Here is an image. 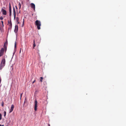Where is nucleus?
Instances as JSON below:
<instances>
[{"mask_svg": "<svg viewBox=\"0 0 126 126\" xmlns=\"http://www.w3.org/2000/svg\"><path fill=\"white\" fill-rule=\"evenodd\" d=\"M1 11L3 15H6L7 12L6 10L2 8Z\"/></svg>", "mask_w": 126, "mask_h": 126, "instance_id": "obj_8", "label": "nucleus"}, {"mask_svg": "<svg viewBox=\"0 0 126 126\" xmlns=\"http://www.w3.org/2000/svg\"><path fill=\"white\" fill-rule=\"evenodd\" d=\"M13 13H14V17H15L16 16V14L15 9L14 7H13Z\"/></svg>", "mask_w": 126, "mask_h": 126, "instance_id": "obj_12", "label": "nucleus"}, {"mask_svg": "<svg viewBox=\"0 0 126 126\" xmlns=\"http://www.w3.org/2000/svg\"><path fill=\"white\" fill-rule=\"evenodd\" d=\"M6 111H4V116L5 117L6 116Z\"/></svg>", "mask_w": 126, "mask_h": 126, "instance_id": "obj_17", "label": "nucleus"}, {"mask_svg": "<svg viewBox=\"0 0 126 126\" xmlns=\"http://www.w3.org/2000/svg\"><path fill=\"white\" fill-rule=\"evenodd\" d=\"M24 20L23 19V24H24Z\"/></svg>", "mask_w": 126, "mask_h": 126, "instance_id": "obj_26", "label": "nucleus"}, {"mask_svg": "<svg viewBox=\"0 0 126 126\" xmlns=\"http://www.w3.org/2000/svg\"><path fill=\"white\" fill-rule=\"evenodd\" d=\"M1 80V78L0 76V84Z\"/></svg>", "mask_w": 126, "mask_h": 126, "instance_id": "obj_22", "label": "nucleus"}, {"mask_svg": "<svg viewBox=\"0 0 126 126\" xmlns=\"http://www.w3.org/2000/svg\"><path fill=\"white\" fill-rule=\"evenodd\" d=\"M4 49L3 48H2L0 50V57L3 56L4 54Z\"/></svg>", "mask_w": 126, "mask_h": 126, "instance_id": "obj_4", "label": "nucleus"}, {"mask_svg": "<svg viewBox=\"0 0 126 126\" xmlns=\"http://www.w3.org/2000/svg\"><path fill=\"white\" fill-rule=\"evenodd\" d=\"M22 94H21V95H20V99H21V97H22Z\"/></svg>", "mask_w": 126, "mask_h": 126, "instance_id": "obj_24", "label": "nucleus"}, {"mask_svg": "<svg viewBox=\"0 0 126 126\" xmlns=\"http://www.w3.org/2000/svg\"><path fill=\"white\" fill-rule=\"evenodd\" d=\"M1 22L2 23V27H3L4 25H3V21H1Z\"/></svg>", "mask_w": 126, "mask_h": 126, "instance_id": "obj_18", "label": "nucleus"}, {"mask_svg": "<svg viewBox=\"0 0 126 126\" xmlns=\"http://www.w3.org/2000/svg\"><path fill=\"white\" fill-rule=\"evenodd\" d=\"M15 48H16V43H15Z\"/></svg>", "mask_w": 126, "mask_h": 126, "instance_id": "obj_23", "label": "nucleus"}, {"mask_svg": "<svg viewBox=\"0 0 126 126\" xmlns=\"http://www.w3.org/2000/svg\"><path fill=\"white\" fill-rule=\"evenodd\" d=\"M18 5L19 6V9H20L21 8V3L20 2H19V3L18 4Z\"/></svg>", "mask_w": 126, "mask_h": 126, "instance_id": "obj_16", "label": "nucleus"}, {"mask_svg": "<svg viewBox=\"0 0 126 126\" xmlns=\"http://www.w3.org/2000/svg\"><path fill=\"white\" fill-rule=\"evenodd\" d=\"M27 102V99L26 98H25V100H24V104H23V105L24 106V105L25 104V103H26Z\"/></svg>", "mask_w": 126, "mask_h": 126, "instance_id": "obj_14", "label": "nucleus"}, {"mask_svg": "<svg viewBox=\"0 0 126 126\" xmlns=\"http://www.w3.org/2000/svg\"><path fill=\"white\" fill-rule=\"evenodd\" d=\"M1 106L3 107L4 106V102H2V103H1Z\"/></svg>", "mask_w": 126, "mask_h": 126, "instance_id": "obj_20", "label": "nucleus"}, {"mask_svg": "<svg viewBox=\"0 0 126 126\" xmlns=\"http://www.w3.org/2000/svg\"><path fill=\"white\" fill-rule=\"evenodd\" d=\"M9 16H11V6L10 4H9Z\"/></svg>", "mask_w": 126, "mask_h": 126, "instance_id": "obj_9", "label": "nucleus"}, {"mask_svg": "<svg viewBox=\"0 0 126 126\" xmlns=\"http://www.w3.org/2000/svg\"><path fill=\"white\" fill-rule=\"evenodd\" d=\"M8 25L9 26V27L8 28V29H11L12 28V24L11 21V20H10L9 21H8Z\"/></svg>", "mask_w": 126, "mask_h": 126, "instance_id": "obj_3", "label": "nucleus"}, {"mask_svg": "<svg viewBox=\"0 0 126 126\" xmlns=\"http://www.w3.org/2000/svg\"><path fill=\"white\" fill-rule=\"evenodd\" d=\"M18 30V26L17 25H16L14 30V32L15 33H16Z\"/></svg>", "mask_w": 126, "mask_h": 126, "instance_id": "obj_10", "label": "nucleus"}, {"mask_svg": "<svg viewBox=\"0 0 126 126\" xmlns=\"http://www.w3.org/2000/svg\"><path fill=\"white\" fill-rule=\"evenodd\" d=\"M16 9H17V8L16 6Z\"/></svg>", "mask_w": 126, "mask_h": 126, "instance_id": "obj_27", "label": "nucleus"}, {"mask_svg": "<svg viewBox=\"0 0 126 126\" xmlns=\"http://www.w3.org/2000/svg\"><path fill=\"white\" fill-rule=\"evenodd\" d=\"M1 126H4V125H1Z\"/></svg>", "mask_w": 126, "mask_h": 126, "instance_id": "obj_29", "label": "nucleus"}, {"mask_svg": "<svg viewBox=\"0 0 126 126\" xmlns=\"http://www.w3.org/2000/svg\"><path fill=\"white\" fill-rule=\"evenodd\" d=\"M7 41H6L4 45V47L6 50L7 49Z\"/></svg>", "mask_w": 126, "mask_h": 126, "instance_id": "obj_11", "label": "nucleus"}, {"mask_svg": "<svg viewBox=\"0 0 126 126\" xmlns=\"http://www.w3.org/2000/svg\"><path fill=\"white\" fill-rule=\"evenodd\" d=\"M1 116H2V115L0 113V120H1Z\"/></svg>", "mask_w": 126, "mask_h": 126, "instance_id": "obj_19", "label": "nucleus"}, {"mask_svg": "<svg viewBox=\"0 0 126 126\" xmlns=\"http://www.w3.org/2000/svg\"><path fill=\"white\" fill-rule=\"evenodd\" d=\"M30 5L31 7L34 10H35V4L33 3H32Z\"/></svg>", "mask_w": 126, "mask_h": 126, "instance_id": "obj_7", "label": "nucleus"}, {"mask_svg": "<svg viewBox=\"0 0 126 126\" xmlns=\"http://www.w3.org/2000/svg\"><path fill=\"white\" fill-rule=\"evenodd\" d=\"M34 110L35 111H36L37 110V102L36 100H35L34 102Z\"/></svg>", "mask_w": 126, "mask_h": 126, "instance_id": "obj_5", "label": "nucleus"}, {"mask_svg": "<svg viewBox=\"0 0 126 126\" xmlns=\"http://www.w3.org/2000/svg\"><path fill=\"white\" fill-rule=\"evenodd\" d=\"M36 46V44L35 43V40H34L33 41V48H34V47Z\"/></svg>", "mask_w": 126, "mask_h": 126, "instance_id": "obj_13", "label": "nucleus"}, {"mask_svg": "<svg viewBox=\"0 0 126 126\" xmlns=\"http://www.w3.org/2000/svg\"><path fill=\"white\" fill-rule=\"evenodd\" d=\"M5 58L2 59L0 65V69H1L5 65Z\"/></svg>", "mask_w": 126, "mask_h": 126, "instance_id": "obj_2", "label": "nucleus"}, {"mask_svg": "<svg viewBox=\"0 0 126 126\" xmlns=\"http://www.w3.org/2000/svg\"><path fill=\"white\" fill-rule=\"evenodd\" d=\"M40 81L41 82H42V79H43V78L42 77H40Z\"/></svg>", "mask_w": 126, "mask_h": 126, "instance_id": "obj_15", "label": "nucleus"}, {"mask_svg": "<svg viewBox=\"0 0 126 126\" xmlns=\"http://www.w3.org/2000/svg\"><path fill=\"white\" fill-rule=\"evenodd\" d=\"M0 19L1 20H2L3 19V18L2 16H1L0 17Z\"/></svg>", "mask_w": 126, "mask_h": 126, "instance_id": "obj_21", "label": "nucleus"}, {"mask_svg": "<svg viewBox=\"0 0 126 126\" xmlns=\"http://www.w3.org/2000/svg\"><path fill=\"white\" fill-rule=\"evenodd\" d=\"M14 105H12L10 109V110L9 113L13 111L14 108Z\"/></svg>", "mask_w": 126, "mask_h": 126, "instance_id": "obj_6", "label": "nucleus"}, {"mask_svg": "<svg viewBox=\"0 0 126 126\" xmlns=\"http://www.w3.org/2000/svg\"><path fill=\"white\" fill-rule=\"evenodd\" d=\"M0 126H1V125L0 124Z\"/></svg>", "mask_w": 126, "mask_h": 126, "instance_id": "obj_30", "label": "nucleus"}, {"mask_svg": "<svg viewBox=\"0 0 126 126\" xmlns=\"http://www.w3.org/2000/svg\"><path fill=\"white\" fill-rule=\"evenodd\" d=\"M48 125V126H50V125L49 124Z\"/></svg>", "mask_w": 126, "mask_h": 126, "instance_id": "obj_28", "label": "nucleus"}, {"mask_svg": "<svg viewBox=\"0 0 126 126\" xmlns=\"http://www.w3.org/2000/svg\"><path fill=\"white\" fill-rule=\"evenodd\" d=\"M35 80H34L33 82H32V83L33 84V83H34L35 82Z\"/></svg>", "mask_w": 126, "mask_h": 126, "instance_id": "obj_25", "label": "nucleus"}, {"mask_svg": "<svg viewBox=\"0 0 126 126\" xmlns=\"http://www.w3.org/2000/svg\"><path fill=\"white\" fill-rule=\"evenodd\" d=\"M35 25L37 26V28L38 30H40V29L41 23L40 21L36 20L35 22Z\"/></svg>", "mask_w": 126, "mask_h": 126, "instance_id": "obj_1", "label": "nucleus"}]
</instances>
